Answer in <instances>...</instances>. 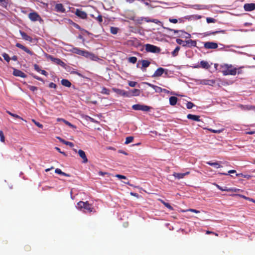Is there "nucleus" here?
<instances>
[{
  "instance_id": "f257e3e1",
  "label": "nucleus",
  "mask_w": 255,
  "mask_h": 255,
  "mask_svg": "<svg viewBox=\"0 0 255 255\" xmlns=\"http://www.w3.org/2000/svg\"><path fill=\"white\" fill-rule=\"evenodd\" d=\"M77 208L86 213L92 212L95 213L96 212L95 209L88 201L79 202L77 204Z\"/></svg>"
},
{
  "instance_id": "f03ea898",
  "label": "nucleus",
  "mask_w": 255,
  "mask_h": 255,
  "mask_svg": "<svg viewBox=\"0 0 255 255\" xmlns=\"http://www.w3.org/2000/svg\"><path fill=\"white\" fill-rule=\"evenodd\" d=\"M144 46L146 51L148 52L159 53L161 51V49L159 47L150 44H146Z\"/></svg>"
},
{
  "instance_id": "7ed1b4c3",
  "label": "nucleus",
  "mask_w": 255,
  "mask_h": 255,
  "mask_svg": "<svg viewBox=\"0 0 255 255\" xmlns=\"http://www.w3.org/2000/svg\"><path fill=\"white\" fill-rule=\"evenodd\" d=\"M132 109L135 111H142L144 112L149 111L150 107L143 105L135 104L132 105Z\"/></svg>"
},
{
  "instance_id": "20e7f679",
  "label": "nucleus",
  "mask_w": 255,
  "mask_h": 255,
  "mask_svg": "<svg viewBox=\"0 0 255 255\" xmlns=\"http://www.w3.org/2000/svg\"><path fill=\"white\" fill-rule=\"evenodd\" d=\"M113 90L118 95L126 97H130V93L127 91H126L124 90L117 89V88H113Z\"/></svg>"
},
{
  "instance_id": "39448f33",
  "label": "nucleus",
  "mask_w": 255,
  "mask_h": 255,
  "mask_svg": "<svg viewBox=\"0 0 255 255\" xmlns=\"http://www.w3.org/2000/svg\"><path fill=\"white\" fill-rule=\"evenodd\" d=\"M204 47L207 49H215L218 48V44L214 42H206L204 44Z\"/></svg>"
},
{
  "instance_id": "423d86ee",
  "label": "nucleus",
  "mask_w": 255,
  "mask_h": 255,
  "mask_svg": "<svg viewBox=\"0 0 255 255\" xmlns=\"http://www.w3.org/2000/svg\"><path fill=\"white\" fill-rule=\"evenodd\" d=\"M29 18L32 21L41 20L40 15L36 12H30L28 14Z\"/></svg>"
},
{
  "instance_id": "0eeeda50",
  "label": "nucleus",
  "mask_w": 255,
  "mask_h": 255,
  "mask_svg": "<svg viewBox=\"0 0 255 255\" xmlns=\"http://www.w3.org/2000/svg\"><path fill=\"white\" fill-rule=\"evenodd\" d=\"M74 13L78 17L82 19H86L87 17V14L86 12L81 10V9H76Z\"/></svg>"
},
{
  "instance_id": "6e6552de",
  "label": "nucleus",
  "mask_w": 255,
  "mask_h": 255,
  "mask_svg": "<svg viewBox=\"0 0 255 255\" xmlns=\"http://www.w3.org/2000/svg\"><path fill=\"white\" fill-rule=\"evenodd\" d=\"M13 75L16 77H20L21 78L26 77V75L20 70L13 68Z\"/></svg>"
},
{
  "instance_id": "1a4fd4ad",
  "label": "nucleus",
  "mask_w": 255,
  "mask_h": 255,
  "mask_svg": "<svg viewBox=\"0 0 255 255\" xmlns=\"http://www.w3.org/2000/svg\"><path fill=\"white\" fill-rule=\"evenodd\" d=\"M223 73L224 75H235L237 73V69L228 68L227 70L223 71Z\"/></svg>"
},
{
  "instance_id": "9d476101",
  "label": "nucleus",
  "mask_w": 255,
  "mask_h": 255,
  "mask_svg": "<svg viewBox=\"0 0 255 255\" xmlns=\"http://www.w3.org/2000/svg\"><path fill=\"white\" fill-rule=\"evenodd\" d=\"M245 10L247 11H251L255 9V3H245L244 5Z\"/></svg>"
},
{
  "instance_id": "9b49d317",
  "label": "nucleus",
  "mask_w": 255,
  "mask_h": 255,
  "mask_svg": "<svg viewBox=\"0 0 255 255\" xmlns=\"http://www.w3.org/2000/svg\"><path fill=\"white\" fill-rule=\"evenodd\" d=\"M145 84H147L149 87H150L152 88H153L155 90V91L156 92H157V93H161L162 91L165 92L166 91V89H162L161 87H158V86H156V85H153L152 84H150V83H145Z\"/></svg>"
},
{
  "instance_id": "f8f14e48",
  "label": "nucleus",
  "mask_w": 255,
  "mask_h": 255,
  "mask_svg": "<svg viewBox=\"0 0 255 255\" xmlns=\"http://www.w3.org/2000/svg\"><path fill=\"white\" fill-rule=\"evenodd\" d=\"M15 46L17 47H18L20 49H21L22 50H23L24 51L26 52L27 53L31 55H32L34 54V53L30 51L29 49H28L26 47L23 46V45L21 44L20 43H17L15 45Z\"/></svg>"
},
{
  "instance_id": "ddd939ff",
  "label": "nucleus",
  "mask_w": 255,
  "mask_h": 255,
  "mask_svg": "<svg viewBox=\"0 0 255 255\" xmlns=\"http://www.w3.org/2000/svg\"><path fill=\"white\" fill-rule=\"evenodd\" d=\"M186 44H182L183 47H196L197 42L195 40L189 39L185 41Z\"/></svg>"
},
{
  "instance_id": "4468645a",
  "label": "nucleus",
  "mask_w": 255,
  "mask_h": 255,
  "mask_svg": "<svg viewBox=\"0 0 255 255\" xmlns=\"http://www.w3.org/2000/svg\"><path fill=\"white\" fill-rule=\"evenodd\" d=\"M84 57L87 58H89L92 60H96L98 59L97 56H96L94 54L86 50L85 52V54H84Z\"/></svg>"
},
{
  "instance_id": "2eb2a0df",
  "label": "nucleus",
  "mask_w": 255,
  "mask_h": 255,
  "mask_svg": "<svg viewBox=\"0 0 255 255\" xmlns=\"http://www.w3.org/2000/svg\"><path fill=\"white\" fill-rule=\"evenodd\" d=\"M84 57L87 58H89L92 60H96L98 59L97 56H96L94 54L86 50L85 52V54H84Z\"/></svg>"
},
{
  "instance_id": "dca6fc26",
  "label": "nucleus",
  "mask_w": 255,
  "mask_h": 255,
  "mask_svg": "<svg viewBox=\"0 0 255 255\" xmlns=\"http://www.w3.org/2000/svg\"><path fill=\"white\" fill-rule=\"evenodd\" d=\"M190 174L189 171H187L185 173H176L174 172L173 174V176L175 177L176 178H177L178 179H180L182 178H183L186 175H187Z\"/></svg>"
},
{
  "instance_id": "f3484780",
  "label": "nucleus",
  "mask_w": 255,
  "mask_h": 255,
  "mask_svg": "<svg viewBox=\"0 0 255 255\" xmlns=\"http://www.w3.org/2000/svg\"><path fill=\"white\" fill-rule=\"evenodd\" d=\"M165 71V69L163 68H158L154 73L152 77H156L161 76Z\"/></svg>"
},
{
  "instance_id": "a211bd4d",
  "label": "nucleus",
  "mask_w": 255,
  "mask_h": 255,
  "mask_svg": "<svg viewBox=\"0 0 255 255\" xmlns=\"http://www.w3.org/2000/svg\"><path fill=\"white\" fill-rule=\"evenodd\" d=\"M47 57L49 59H50L52 61L54 62V63L57 64L58 65H60L62 66L63 64H64V63L61 60H60L58 58H54L51 55H48L47 56Z\"/></svg>"
},
{
  "instance_id": "6ab92c4d",
  "label": "nucleus",
  "mask_w": 255,
  "mask_h": 255,
  "mask_svg": "<svg viewBox=\"0 0 255 255\" xmlns=\"http://www.w3.org/2000/svg\"><path fill=\"white\" fill-rule=\"evenodd\" d=\"M225 33H226L225 30H218V31H213V32L207 31V32L204 33V35L206 36H210L211 35H215V34H218V33L225 34Z\"/></svg>"
},
{
  "instance_id": "aec40b11",
  "label": "nucleus",
  "mask_w": 255,
  "mask_h": 255,
  "mask_svg": "<svg viewBox=\"0 0 255 255\" xmlns=\"http://www.w3.org/2000/svg\"><path fill=\"white\" fill-rule=\"evenodd\" d=\"M78 154L79 156L82 158L83 163H86L88 162V159L86 155L85 152L83 150L81 149L79 150Z\"/></svg>"
},
{
  "instance_id": "412c9836",
  "label": "nucleus",
  "mask_w": 255,
  "mask_h": 255,
  "mask_svg": "<svg viewBox=\"0 0 255 255\" xmlns=\"http://www.w3.org/2000/svg\"><path fill=\"white\" fill-rule=\"evenodd\" d=\"M20 34L23 39L29 42H32V38L28 36L25 32L20 30Z\"/></svg>"
},
{
  "instance_id": "4be33fe9",
  "label": "nucleus",
  "mask_w": 255,
  "mask_h": 255,
  "mask_svg": "<svg viewBox=\"0 0 255 255\" xmlns=\"http://www.w3.org/2000/svg\"><path fill=\"white\" fill-rule=\"evenodd\" d=\"M187 118L189 120H191L194 121L200 122L201 121L200 119L199 116L194 115L192 114H188L187 116Z\"/></svg>"
},
{
  "instance_id": "5701e85b",
  "label": "nucleus",
  "mask_w": 255,
  "mask_h": 255,
  "mask_svg": "<svg viewBox=\"0 0 255 255\" xmlns=\"http://www.w3.org/2000/svg\"><path fill=\"white\" fill-rule=\"evenodd\" d=\"M169 30L171 31H172L174 33H178V32H182V33H184L186 35L185 36V37L186 38H190L191 37V34H189V33H187L186 32L183 31V30H175V29H169Z\"/></svg>"
},
{
  "instance_id": "b1692460",
  "label": "nucleus",
  "mask_w": 255,
  "mask_h": 255,
  "mask_svg": "<svg viewBox=\"0 0 255 255\" xmlns=\"http://www.w3.org/2000/svg\"><path fill=\"white\" fill-rule=\"evenodd\" d=\"M128 92L130 93V97L139 96L140 93V90L136 89L131 90V91Z\"/></svg>"
},
{
  "instance_id": "393cba45",
  "label": "nucleus",
  "mask_w": 255,
  "mask_h": 255,
  "mask_svg": "<svg viewBox=\"0 0 255 255\" xmlns=\"http://www.w3.org/2000/svg\"><path fill=\"white\" fill-rule=\"evenodd\" d=\"M55 10L58 12H64V7L62 4L57 3L55 6Z\"/></svg>"
},
{
  "instance_id": "a878e982",
  "label": "nucleus",
  "mask_w": 255,
  "mask_h": 255,
  "mask_svg": "<svg viewBox=\"0 0 255 255\" xmlns=\"http://www.w3.org/2000/svg\"><path fill=\"white\" fill-rule=\"evenodd\" d=\"M200 64L201 67L204 69H208L210 67V65H209L208 62L204 60L201 61L200 62Z\"/></svg>"
},
{
  "instance_id": "bb28decb",
  "label": "nucleus",
  "mask_w": 255,
  "mask_h": 255,
  "mask_svg": "<svg viewBox=\"0 0 255 255\" xmlns=\"http://www.w3.org/2000/svg\"><path fill=\"white\" fill-rule=\"evenodd\" d=\"M177 98L174 96H172L169 98V103L171 106H174L176 104L177 102Z\"/></svg>"
},
{
  "instance_id": "cd10ccee",
  "label": "nucleus",
  "mask_w": 255,
  "mask_h": 255,
  "mask_svg": "<svg viewBox=\"0 0 255 255\" xmlns=\"http://www.w3.org/2000/svg\"><path fill=\"white\" fill-rule=\"evenodd\" d=\"M206 163L207 164L214 166L216 168H218L221 167L218 162H213L212 161H208Z\"/></svg>"
},
{
  "instance_id": "c85d7f7f",
  "label": "nucleus",
  "mask_w": 255,
  "mask_h": 255,
  "mask_svg": "<svg viewBox=\"0 0 255 255\" xmlns=\"http://www.w3.org/2000/svg\"><path fill=\"white\" fill-rule=\"evenodd\" d=\"M159 201L162 204H163L166 207L169 209L170 210H173V207L168 203L165 202L164 200L159 199Z\"/></svg>"
},
{
  "instance_id": "c756f323",
  "label": "nucleus",
  "mask_w": 255,
  "mask_h": 255,
  "mask_svg": "<svg viewBox=\"0 0 255 255\" xmlns=\"http://www.w3.org/2000/svg\"><path fill=\"white\" fill-rule=\"evenodd\" d=\"M141 62L142 64V67L141 68V69L142 68H146L148 67L150 64V62L147 60H142Z\"/></svg>"
},
{
  "instance_id": "7c9ffc66",
  "label": "nucleus",
  "mask_w": 255,
  "mask_h": 255,
  "mask_svg": "<svg viewBox=\"0 0 255 255\" xmlns=\"http://www.w3.org/2000/svg\"><path fill=\"white\" fill-rule=\"evenodd\" d=\"M119 30V28L116 27L111 26L110 27V32L113 34H117Z\"/></svg>"
},
{
  "instance_id": "2f4dec72",
  "label": "nucleus",
  "mask_w": 255,
  "mask_h": 255,
  "mask_svg": "<svg viewBox=\"0 0 255 255\" xmlns=\"http://www.w3.org/2000/svg\"><path fill=\"white\" fill-rule=\"evenodd\" d=\"M101 93L103 94L109 95L110 93V91L109 89L106 88V87H103L102 88V91H101Z\"/></svg>"
},
{
  "instance_id": "473e14b6",
  "label": "nucleus",
  "mask_w": 255,
  "mask_h": 255,
  "mask_svg": "<svg viewBox=\"0 0 255 255\" xmlns=\"http://www.w3.org/2000/svg\"><path fill=\"white\" fill-rule=\"evenodd\" d=\"M180 47L177 46L175 49L172 52V55L173 57L176 56L178 54L179 51L180 50Z\"/></svg>"
},
{
  "instance_id": "72a5a7b5",
  "label": "nucleus",
  "mask_w": 255,
  "mask_h": 255,
  "mask_svg": "<svg viewBox=\"0 0 255 255\" xmlns=\"http://www.w3.org/2000/svg\"><path fill=\"white\" fill-rule=\"evenodd\" d=\"M133 140V136H128L126 138V141L125 142V144H129V143H131V142H132Z\"/></svg>"
},
{
  "instance_id": "f704fd0d",
  "label": "nucleus",
  "mask_w": 255,
  "mask_h": 255,
  "mask_svg": "<svg viewBox=\"0 0 255 255\" xmlns=\"http://www.w3.org/2000/svg\"><path fill=\"white\" fill-rule=\"evenodd\" d=\"M82 50L79 48H73L72 50V52L74 53L77 54L78 55H80Z\"/></svg>"
},
{
  "instance_id": "c9c22d12",
  "label": "nucleus",
  "mask_w": 255,
  "mask_h": 255,
  "mask_svg": "<svg viewBox=\"0 0 255 255\" xmlns=\"http://www.w3.org/2000/svg\"><path fill=\"white\" fill-rule=\"evenodd\" d=\"M128 61L130 63H133V64H134L137 61V58L136 57H134V56H132V57H130L129 58H128Z\"/></svg>"
},
{
  "instance_id": "e433bc0d",
  "label": "nucleus",
  "mask_w": 255,
  "mask_h": 255,
  "mask_svg": "<svg viewBox=\"0 0 255 255\" xmlns=\"http://www.w3.org/2000/svg\"><path fill=\"white\" fill-rule=\"evenodd\" d=\"M2 55L4 60L8 63L10 60V58L9 57V55L5 53H3Z\"/></svg>"
},
{
  "instance_id": "4c0bfd02",
  "label": "nucleus",
  "mask_w": 255,
  "mask_h": 255,
  "mask_svg": "<svg viewBox=\"0 0 255 255\" xmlns=\"http://www.w3.org/2000/svg\"><path fill=\"white\" fill-rule=\"evenodd\" d=\"M65 125H66L67 126H69L70 128L73 129L74 130L76 129V127L75 126L71 124L69 122L65 120Z\"/></svg>"
},
{
  "instance_id": "58836bf2",
  "label": "nucleus",
  "mask_w": 255,
  "mask_h": 255,
  "mask_svg": "<svg viewBox=\"0 0 255 255\" xmlns=\"http://www.w3.org/2000/svg\"><path fill=\"white\" fill-rule=\"evenodd\" d=\"M195 105L191 102H188L186 104V107L188 109H191Z\"/></svg>"
},
{
  "instance_id": "ea45409f",
  "label": "nucleus",
  "mask_w": 255,
  "mask_h": 255,
  "mask_svg": "<svg viewBox=\"0 0 255 255\" xmlns=\"http://www.w3.org/2000/svg\"><path fill=\"white\" fill-rule=\"evenodd\" d=\"M0 140L1 142H4L5 137L3 131L0 130Z\"/></svg>"
},
{
  "instance_id": "a19ab883",
  "label": "nucleus",
  "mask_w": 255,
  "mask_h": 255,
  "mask_svg": "<svg viewBox=\"0 0 255 255\" xmlns=\"http://www.w3.org/2000/svg\"><path fill=\"white\" fill-rule=\"evenodd\" d=\"M176 41L178 44H180V45H182V44H186L185 41H183V40L179 39V38L176 39Z\"/></svg>"
},
{
  "instance_id": "79ce46f5",
  "label": "nucleus",
  "mask_w": 255,
  "mask_h": 255,
  "mask_svg": "<svg viewBox=\"0 0 255 255\" xmlns=\"http://www.w3.org/2000/svg\"><path fill=\"white\" fill-rule=\"evenodd\" d=\"M206 21L207 22V23H214L216 21V19L213 18H211V17H207L206 18Z\"/></svg>"
},
{
  "instance_id": "37998d69",
  "label": "nucleus",
  "mask_w": 255,
  "mask_h": 255,
  "mask_svg": "<svg viewBox=\"0 0 255 255\" xmlns=\"http://www.w3.org/2000/svg\"><path fill=\"white\" fill-rule=\"evenodd\" d=\"M216 185L217 187L219 190H221V191H228V192L229 191V190H229V188H226V187H225V188H223V187H221L220 186H219V185H217V184H216Z\"/></svg>"
},
{
  "instance_id": "c03bdc74",
  "label": "nucleus",
  "mask_w": 255,
  "mask_h": 255,
  "mask_svg": "<svg viewBox=\"0 0 255 255\" xmlns=\"http://www.w3.org/2000/svg\"><path fill=\"white\" fill-rule=\"evenodd\" d=\"M95 19L99 22L101 23L103 21V17L101 15L99 14L96 17H95Z\"/></svg>"
},
{
  "instance_id": "a18cd8bd",
  "label": "nucleus",
  "mask_w": 255,
  "mask_h": 255,
  "mask_svg": "<svg viewBox=\"0 0 255 255\" xmlns=\"http://www.w3.org/2000/svg\"><path fill=\"white\" fill-rule=\"evenodd\" d=\"M236 172V171L235 170H230L228 171L227 173H220L219 174H222V175H228L230 173H235Z\"/></svg>"
},
{
  "instance_id": "49530a36",
  "label": "nucleus",
  "mask_w": 255,
  "mask_h": 255,
  "mask_svg": "<svg viewBox=\"0 0 255 255\" xmlns=\"http://www.w3.org/2000/svg\"><path fill=\"white\" fill-rule=\"evenodd\" d=\"M0 2L1 3V5L6 7L8 3L7 0H0Z\"/></svg>"
},
{
  "instance_id": "de8ad7c7",
  "label": "nucleus",
  "mask_w": 255,
  "mask_h": 255,
  "mask_svg": "<svg viewBox=\"0 0 255 255\" xmlns=\"http://www.w3.org/2000/svg\"><path fill=\"white\" fill-rule=\"evenodd\" d=\"M32 121L35 124V125H36L38 127L40 128H43V125L41 124H40L38 122H37L35 120H32Z\"/></svg>"
},
{
  "instance_id": "09e8293b",
  "label": "nucleus",
  "mask_w": 255,
  "mask_h": 255,
  "mask_svg": "<svg viewBox=\"0 0 255 255\" xmlns=\"http://www.w3.org/2000/svg\"><path fill=\"white\" fill-rule=\"evenodd\" d=\"M209 130H210L213 133H220L223 131V129H219V130H215L212 129H210Z\"/></svg>"
},
{
  "instance_id": "8fccbe9b",
  "label": "nucleus",
  "mask_w": 255,
  "mask_h": 255,
  "mask_svg": "<svg viewBox=\"0 0 255 255\" xmlns=\"http://www.w3.org/2000/svg\"><path fill=\"white\" fill-rule=\"evenodd\" d=\"M71 83L68 80L65 79V87H70Z\"/></svg>"
},
{
  "instance_id": "3c124183",
  "label": "nucleus",
  "mask_w": 255,
  "mask_h": 255,
  "mask_svg": "<svg viewBox=\"0 0 255 255\" xmlns=\"http://www.w3.org/2000/svg\"><path fill=\"white\" fill-rule=\"evenodd\" d=\"M137 83L134 81H130L128 82V85L131 87H134L136 86Z\"/></svg>"
},
{
  "instance_id": "603ef678",
  "label": "nucleus",
  "mask_w": 255,
  "mask_h": 255,
  "mask_svg": "<svg viewBox=\"0 0 255 255\" xmlns=\"http://www.w3.org/2000/svg\"><path fill=\"white\" fill-rule=\"evenodd\" d=\"M169 21L171 22V23H176L178 22V20L177 19H176V18H170L169 19Z\"/></svg>"
},
{
  "instance_id": "864d4df0",
  "label": "nucleus",
  "mask_w": 255,
  "mask_h": 255,
  "mask_svg": "<svg viewBox=\"0 0 255 255\" xmlns=\"http://www.w3.org/2000/svg\"><path fill=\"white\" fill-rule=\"evenodd\" d=\"M30 90L34 92L35 91L37 90V87L33 86H29L28 87Z\"/></svg>"
},
{
  "instance_id": "5fc2aeb1",
  "label": "nucleus",
  "mask_w": 255,
  "mask_h": 255,
  "mask_svg": "<svg viewBox=\"0 0 255 255\" xmlns=\"http://www.w3.org/2000/svg\"><path fill=\"white\" fill-rule=\"evenodd\" d=\"M65 145H68L71 147H72L74 146V144L72 142H70V141H65Z\"/></svg>"
},
{
  "instance_id": "6e6d98bb",
  "label": "nucleus",
  "mask_w": 255,
  "mask_h": 255,
  "mask_svg": "<svg viewBox=\"0 0 255 255\" xmlns=\"http://www.w3.org/2000/svg\"><path fill=\"white\" fill-rule=\"evenodd\" d=\"M55 173H57V174H61V175H64V172H63L61 169H58V168H57L55 169Z\"/></svg>"
},
{
  "instance_id": "4d7b16f0",
  "label": "nucleus",
  "mask_w": 255,
  "mask_h": 255,
  "mask_svg": "<svg viewBox=\"0 0 255 255\" xmlns=\"http://www.w3.org/2000/svg\"><path fill=\"white\" fill-rule=\"evenodd\" d=\"M229 191L228 192H238L239 191H240V189H237V188H229Z\"/></svg>"
},
{
  "instance_id": "13d9d810",
  "label": "nucleus",
  "mask_w": 255,
  "mask_h": 255,
  "mask_svg": "<svg viewBox=\"0 0 255 255\" xmlns=\"http://www.w3.org/2000/svg\"><path fill=\"white\" fill-rule=\"evenodd\" d=\"M116 177H118L119 179H127V177L125 176L122 175H120V174H117L116 175Z\"/></svg>"
},
{
  "instance_id": "bf43d9fd",
  "label": "nucleus",
  "mask_w": 255,
  "mask_h": 255,
  "mask_svg": "<svg viewBox=\"0 0 255 255\" xmlns=\"http://www.w3.org/2000/svg\"><path fill=\"white\" fill-rule=\"evenodd\" d=\"M206 234H212V235H215L216 236H218V234L216 233L213 232L212 231H207L206 232Z\"/></svg>"
},
{
  "instance_id": "052dcab7",
  "label": "nucleus",
  "mask_w": 255,
  "mask_h": 255,
  "mask_svg": "<svg viewBox=\"0 0 255 255\" xmlns=\"http://www.w3.org/2000/svg\"><path fill=\"white\" fill-rule=\"evenodd\" d=\"M12 117L15 118L20 119V120H21L22 121H24L25 122H26L25 120H24L23 119H22L21 117H20V116H19L18 115H17L16 114H13V115H12Z\"/></svg>"
},
{
  "instance_id": "680f3d73",
  "label": "nucleus",
  "mask_w": 255,
  "mask_h": 255,
  "mask_svg": "<svg viewBox=\"0 0 255 255\" xmlns=\"http://www.w3.org/2000/svg\"><path fill=\"white\" fill-rule=\"evenodd\" d=\"M141 20H144L146 22H151V19H150L148 17H141Z\"/></svg>"
},
{
  "instance_id": "e2e57ef3",
  "label": "nucleus",
  "mask_w": 255,
  "mask_h": 255,
  "mask_svg": "<svg viewBox=\"0 0 255 255\" xmlns=\"http://www.w3.org/2000/svg\"><path fill=\"white\" fill-rule=\"evenodd\" d=\"M34 69L36 71L39 72L40 71L41 69H40V68H39V66L38 65H37L36 64H34Z\"/></svg>"
},
{
  "instance_id": "0e129e2a",
  "label": "nucleus",
  "mask_w": 255,
  "mask_h": 255,
  "mask_svg": "<svg viewBox=\"0 0 255 255\" xmlns=\"http://www.w3.org/2000/svg\"><path fill=\"white\" fill-rule=\"evenodd\" d=\"M233 196H239L240 197H242L246 200H247V197L243 195H241V194H234Z\"/></svg>"
},
{
  "instance_id": "69168bd1",
  "label": "nucleus",
  "mask_w": 255,
  "mask_h": 255,
  "mask_svg": "<svg viewBox=\"0 0 255 255\" xmlns=\"http://www.w3.org/2000/svg\"><path fill=\"white\" fill-rule=\"evenodd\" d=\"M49 87L51 88H55L56 87V85L53 82H51L49 84Z\"/></svg>"
},
{
  "instance_id": "338daca9",
  "label": "nucleus",
  "mask_w": 255,
  "mask_h": 255,
  "mask_svg": "<svg viewBox=\"0 0 255 255\" xmlns=\"http://www.w3.org/2000/svg\"><path fill=\"white\" fill-rule=\"evenodd\" d=\"M187 211L196 213H199L200 212L199 211L193 209H189L187 210Z\"/></svg>"
},
{
  "instance_id": "774afa93",
  "label": "nucleus",
  "mask_w": 255,
  "mask_h": 255,
  "mask_svg": "<svg viewBox=\"0 0 255 255\" xmlns=\"http://www.w3.org/2000/svg\"><path fill=\"white\" fill-rule=\"evenodd\" d=\"M33 78H35V79H37L39 81H42V79L41 78L37 76H36V75H32Z\"/></svg>"
}]
</instances>
